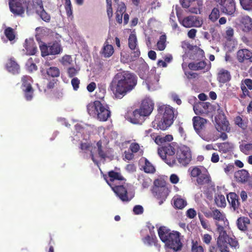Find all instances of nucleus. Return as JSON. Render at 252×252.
<instances>
[{"label": "nucleus", "mask_w": 252, "mask_h": 252, "mask_svg": "<svg viewBox=\"0 0 252 252\" xmlns=\"http://www.w3.org/2000/svg\"><path fill=\"white\" fill-rule=\"evenodd\" d=\"M243 8L246 10H252V0H240Z\"/></svg>", "instance_id": "nucleus-51"}, {"label": "nucleus", "mask_w": 252, "mask_h": 252, "mask_svg": "<svg viewBox=\"0 0 252 252\" xmlns=\"http://www.w3.org/2000/svg\"><path fill=\"white\" fill-rule=\"evenodd\" d=\"M114 1L118 5L115 13L116 21L118 24H121L123 22V15L125 13L126 7L124 2H119V0H114Z\"/></svg>", "instance_id": "nucleus-19"}, {"label": "nucleus", "mask_w": 252, "mask_h": 252, "mask_svg": "<svg viewBox=\"0 0 252 252\" xmlns=\"http://www.w3.org/2000/svg\"><path fill=\"white\" fill-rule=\"evenodd\" d=\"M207 169L204 167H194L191 171V176L193 177L199 176L201 174L206 173Z\"/></svg>", "instance_id": "nucleus-43"}, {"label": "nucleus", "mask_w": 252, "mask_h": 252, "mask_svg": "<svg viewBox=\"0 0 252 252\" xmlns=\"http://www.w3.org/2000/svg\"><path fill=\"white\" fill-rule=\"evenodd\" d=\"M128 184H120L111 187L112 190L123 202H129L134 196V194L128 192L126 187Z\"/></svg>", "instance_id": "nucleus-9"}, {"label": "nucleus", "mask_w": 252, "mask_h": 252, "mask_svg": "<svg viewBox=\"0 0 252 252\" xmlns=\"http://www.w3.org/2000/svg\"><path fill=\"white\" fill-rule=\"evenodd\" d=\"M6 70L13 74H19L20 71L19 65L14 58L8 59L5 65Z\"/></svg>", "instance_id": "nucleus-23"}, {"label": "nucleus", "mask_w": 252, "mask_h": 252, "mask_svg": "<svg viewBox=\"0 0 252 252\" xmlns=\"http://www.w3.org/2000/svg\"><path fill=\"white\" fill-rule=\"evenodd\" d=\"M191 250L192 252H204V249L202 246L198 245L196 242H193Z\"/></svg>", "instance_id": "nucleus-63"}, {"label": "nucleus", "mask_w": 252, "mask_h": 252, "mask_svg": "<svg viewBox=\"0 0 252 252\" xmlns=\"http://www.w3.org/2000/svg\"><path fill=\"white\" fill-rule=\"evenodd\" d=\"M215 203L218 207H224L226 205L225 196L222 194H217L215 196Z\"/></svg>", "instance_id": "nucleus-42"}, {"label": "nucleus", "mask_w": 252, "mask_h": 252, "mask_svg": "<svg viewBox=\"0 0 252 252\" xmlns=\"http://www.w3.org/2000/svg\"><path fill=\"white\" fill-rule=\"evenodd\" d=\"M166 46V36L165 33H161L158 39V50H163Z\"/></svg>", "instance_id": "nucleus-45"}, {"label": "nucleus", "mask_w": 252, "mask_h": 252, "mask_svg": "<svg viewBox=\"0 0 252 252\" xmlns=\"http://www.w3.org/2000/svg\"><path fill=\"white\" fill-rule=\"evenodd\" d=\"M217 230L219 233L217 240L218 248L214 245L211 246L209 249V252H230L228 246L235 249L238 247L237 241L229 238L222 226L218 225Z\"/></svg>", "instance_id": "nucleus-3"}, {"label": "nucleus", "mask_w": 252, "mask_h": 252, "mask_svg": "<svg viewBox=\"0 0 252 252\" xmlns=\"http://www.w3.org/2000/svg\"><path fill=\"white\" fill-rule=\"evenodd\" d=\"M21 88H32V78L31 76L28 75H24L21 78Z\"/></svg>", "instance_id": "nucleus-39"}, {"label": "nucleus", "mask_w": 252, "mask_h": 252, "mask_svg": "<svg viewBox=\"0 0 252 252\" xmlns=\"http://www.w3.org/2000/svg\"><path fill=\"white\" fill-rule=\"evenodd\" d=\"M179 21L180 23L186 28L200 27L203 24L202 20L195 16H189L184 18L182 20L179 19Z\"/></svg>", "instance_id": "nucleus-14"}, {"label": "nucleus", "mask_w": 252, "mask_h": 252, "mask_svg": "<svg viewBox=\"0 0 252 252\" xmlns=\"http://www.w3.org/2000/svg\"><path fill=\"white\" fill-rule=\"evenodd\" d=\"M210 181L211 178L207 170L206 171V173L201 174L197 179V183L201 185L208 184Z\"/></svg>", "instance_id": "nucleus-36"}, {"label": "nucleus", "mask_w": 252, "mask_h": 252, "mask_svg": "<svg viewBox=\"0 0 252 252\" xmlns=\"http://www.w3.org/2000/svg\"><path fill=\"white\" fill-rule=\"evenodd\" d=\"M196 211L193 208H190L186 212L187 217L190 219H194L196 217Z\"/></svg>", "instance_id": "nucleus-64"}, {"label": "nucleus", "mask_w": 252, "mask_h": 252, "mask_svg": "<svg viewBox=\"0 0 252 252\" xmlns=\"http://www.w3.org/2000/svg\"><path fill=\"white\" fill-rule=\"evenodd\" d=\"M250 223V220L248 217H240L237 219V225L238 228L242 231H246L248 225Z\"/></svg>", "instance_id": "nucleus-27"}, {"label": "nucleus", "mask_w": 252, "mask_h": 252, "mask_svg": "<svg viewBox=\"0 0 252 252\" xmlns=\"http://www.w3.org/2000/svg\"><path fill=\"white\" fill-rule=\"evenodd\" d=\"M129 48L132 51L130 55L125 60L126 63L135 61L140 55V51L138 46L136 35L134 33H131L128 38Z\"/></svg>", "instance_id": "nucleus-8"}, {"label": "nucleus", "mask_w": 252, "mask_h": 252, "mask_svg": "<svg viewBox=\"0 0 252 252\" xmlns=\"http://www.w3.org/2000/svg\"><path fill=\"white\" fill-rule=\"evenodd\" d=\"M176 157L180 165L184 166H187L192 158L191 152L189 148L184 145L179 146Z\"/></svg>", "instance_id": "nucleus-7"}, {"label": "nucleus", "mask_w": 252, "mask_h": 252, "mask_svg": "<svg viewBox=\"0 0 252 252\" xmlns=\"http://www.w3.org/2000/svg\"><path fill=\"white\" fill-rule=\"evenodd\" d=\"M240 27L245 32L252 31V19L248 16H244L240 19Z\"/></svg>", "instance_id": "nucleus-22"}, {"label": "nucleus", "mask_w": 252, "mask_h": 252, "mask_svg": "<svg viewBox=\"0 0 252 252\" xmlns=\"http://www.w3.org/2000/svg\"><path fill=\"white\" fill-rule=\"evenodd\" d=\"M212 218L215 220H223L224 216L219 210L214 209L212 210Z\"/></svg>", "instance_id": "nucleus-54"}, {"label": "nucleus", "mask_w": 252, "mask_h": 252, "mask_svg": "<svg viewBox=\"0 0 252 252\" xmlns=\"http://www.w3.org/2000/svg\"><path fill=\"white\" fill-rule=\"evenodd\" d=\"M199 219L202 227L209 230L210 229V226L208 221L204 219L203 217L201 216H199Z\"/></svg>", "instance_id": "nucleus-59"}, {"label": "nucleus", "mask_w": 252, "mask_h": 252, "mask_svg": "<svg viewBox=\"0 0 252 252\" xmlns=\"http://www.w3.org/2000/svg\"><path fill=\"white\" fill-rule=\"evenodd\" d=\"M174 206L175 208L182 209L187 205V202L185 199L182 198L180 195H176L173 198Z\"/></svg>", "instance_id": "nucleus-33"}, {"label": "nucleus", "mask_w": 252, "mask_h": 252, "mask_svg": "<svg viewBox=\"0 0 252 252\" xmlns=\"http://www.w3.org/2000/svg\"><path fill=\"white\" fill-rule=\"evenodd\" d=\"M241 152L246 155H248L252 152V143H242L239 145Z\"/></svg>", "instance_id": "nucleus-40"}, {"label": "nucleus", "mask_w": 252, "mask_h": 252, "mask_svg": "<svg viewBox=\"0 0 252 252\" xmlns=\"http://www.w3.org/2000/svg\"><path fill=\"white\" fill-rule=\"evenodd\" d=\"M32 1L35 9V13L36 14L44 8L42 0H32Z\"/></svg>", "instance_id": "nucleus-52"}, {"label": "nucleus", "mask_w": 252, "mask_h": 252, "mask_svg": "<svg viewBox=\"0 0 252 252\" xmlns=\"http://www.w3.org/2000/svg\"><path fill=\"white\" fill-rule=\"evenodd\" d=\"M26 66L29 71L32 72L33 70H36L37 67L36 64L33 63V60L30 58L27 61Z\"/></svg>", "instance_id": "nucleus-55"}, {"label": "nucleus", "mask_w": 252, "mask_h": 252, "mask_svg": "<svg viewBox=\"0 0 252 252\" xmlns=\"http://www.w3.org/2000/svg\"><path fill=\"white\" fill-rule=\"evenodd\" d=\"M235 124L243 129L247 127V124L241 117L237 116L235 119Z\"/></svg>", "instance_id": "nucleus-53"}, {"label": "nucleus", "mask_w": 252, "mask_h": 252, "mask_svg": "<svg viewBox=\"0 0 252 252\" xmlns=\"http://www.w3.org/2000/svg\"><path fill=\"white\" fill-rule=\"evenodd\" d=\"M137 83V77L134 74L122 71L115 75L109 88L116 98L121 99L134 89Z\"/></svg>", "instance_id": "nucleus-1"}, {"label": "nucleus", "mask_w": 252, "mask_h": 252, "mask_svg": "<svg viewBox=\"0 0 252 252\" xmlns=\"http://www.w3.org/2000/svg\"><path fill=\"white\" fill-rule=\"evenodd\" d=\"M158 113L162 115L158 122V129L165 131L167 130L173 124L177 118L178 112L168 105L158 104Z\"/></svg>", "instance_id": "nucleus-4"}, {"label": "nucleus", "mask_w": 252, "mask_h": 252, "mask_svg": "<svg viewBox=\"0 0 252 252\" xmlns=\"http://www.w3.org/2000/svg\"><path fill=\"white\" fill-rule=\"evenodd\" d=\"M173 140V137L171 134H167L164 136L161 137L158 136V143L165 145L166 143L172 141Z\"/></svg>", "instance_id": "nucleus-50"}, {"label": "nucleus", "mask_w": 252, "mask_h": 252, "mask_svg": "<svg viewBox=\"0 0 252 252\" xmlns=\"http://www.w3.org/2000/svg\"><path fill=\"white\" fill-rule=\"evenodd\" d=\"M43 21L45 22L49 23L51 20V16L44 9L42 8L40 12L37 13Z\"/></svg>", "instance_id": "nucleus-48"}, {"label": "nucleus", "mask_w": 252, "mask_h": 252, "mask_svg": "<svg viewBox=\"0 0 252 252\" xmlns=\"http://www.w3.org/2000/svg\"><path fill=\"white\" fill-rule=\"evenodd\" d=\"M216 145L219 149V151L222 153H227L232 151L234 148V144L229 142L217 143Z\"/></svg>", "instance_id": "nucleus-28"}, {"label": "nucleus", "mask_w": 252, "mask_h": 252, "mask_svg": "<svg viewBox=\"0 0 252 252\" xmlns=\"http://www.w3.org/2000/svg\"><path fill=\"white\" fill-rule=\"evenodd\" d=\"M231 78L230 73L226 70L221 69L220 70L218 74V80L220 82L225 83Z\"/></svg>", "instance_id": "nucleus-35"}, {"label": "nucleus", "mask_w": 252, "mask_h": 252, "mask_svg": "<svg viewBox=\"0 0 252 252\" xmlns=\"http://www.w3.org/2000/svg\"><path fill=\"white\" fill-rule=\"evenodd\" d=\"M143 168L144 171L148 173H153L156 171L154 166L147 159H145V165Z\"/></svg>", "instance_id": "nucleus-49"}, {"label": "nucleus", "mask_w": 252, "mask_h": 252, "mask_svg": "<svg viewBox=\"0 0 252 252\" xmlns=\"http://www.w3.org/2000/svg\"><path fill=\"white\" fill-rule=\"evenodd\" d=\"M71 84L73 87V90L77 91L79 88L80 81L78 78L73 77L71 81Z\"/></svg>", "instance_id": "nucleus-62"}, {"label": "nucleus", "mask_w": 252, "mask_h": 252, "mask_svg": "<svg viewBox=\"0 0 252 252\" xmlns=\"http://www.w3.org/2000/svg\"><path fill=\"white\" fill-rule=\"evenodd\" d=\"M169 189L165 181L158 183V204H161L165 200L169 194Z\"/></svg>", "instance_id": "nucleus-20"}, {"label": "nucleus", "mask_w": 252, "mask_h": 252, "mask_svg": "<svg viewBox=\"0 0 252 252\" xmlns=\"http://www.w3.org/2000/svg\"><path fill=\"white\" fill-rule=\"evenodd\" d=\"M179 146L174 142L163 145L158 148V155L161 159L170 166L177 164L175 158L172 157L177 151Z\"/></svg>", "instance_id": "nucleus-6"}, {"label": "nucleus", "mask_w": 252, "mask_h": 252, "mask_svg": "<svg viewBox=\"0 0 252 252\" xmlns=\"http://www.w3.org/2000/svg\"><path fill=\"white\" fill-rule=\"evenodd\" d=\"M24 96L27 101H31L33 96L34 90L32 88H24L22 90Z\"/></svg>", "instance_id": "nucleus-46"}, {"label": "nucleus", "mask_w": 252, "mask_h": 252, "mask_svg": "<svg viewBox=\"0 0 252 252\" xmlns=\"http://www.w3.org/2000/svg\"><path fill=\"white\" fill-rule=\"evenodd\" d=\"M79 71V69H77L74 68V67H69L67 69V74L70 78H73L75 75H76Z\"/></svg>", "instance_id": "nucleus-58"}, {"label": "nucleus", "mask_w": 252, "mask_h": 252, "mask_svg": "<svg viewBox=\"0 0 252 252\" xmlns=\"http://www.w3.org/2000/svg\"><path fill=\"white\" fill-rule=\"evenodd\" d=\"M144 212V208L140 205H136L133 208V213L134 215H141Z\"/></svg>", "instance_id": "nucleus-60"}, {"label": "nucleus", "mask_w": 252, "mask_h": 252, "mask_svg": "<svg viewBox=\"0 0 252 252\" xmlns=\"http://www.w3.org/2000/svg\"><path fill=\"white\" fill-rule=\"evenodd\" d=\"M26 12L27 14L29 15L32 14L34 12H35V9L32 1H28L27 2Z\"/></svg>", "instance_id": "nucleus-56"}, {"label": "nucleus", "mask_w": 252, "mask_h": 252, "mask_svg": "<svg viewBox=\"0 0 252 252\" xmlns=\"http://www.w3.org/2000/svg\"><path fill=\"white\" fill-rule=\"evenodd\" d=\"M220 16L219 9L218 8H214L209 15V18L212 22H215L218 19Z\"/></svg>", "instance_id": "nucleus-47"}, {"label": "nucleus", "mask_w": 252, "mask_h": 252, "mask_svg": "<svg viewBox=\"0 0 252 252\" xmlns=\"http://www.w3.org/2000/svg\"><path fill=\"white\" fill-rule=\"evenodd\" d=\"M227 199L228 202L234 210H236L239 208V202L238 201V196L235 193H229L227 195Z\"/></svg>", "instance_id": "nucleus-30"}, {"label": "nucleus", "mask_w": 252, "mask_h": 252, "mask_svg": "<svg viewBox=\"0 0 252 252\" xmlns=\"http://www.w3.org/2000/svg\"><path fill=\"white\" fill-rule=\"evenodd\" d=\"M220 5L223 13L228 15H232L235 11V3L234 0H217Z\"/></svg>", "instance_id": "nucleus-15"}, {"label": "nucleus", "mask_w": 252, "mask_h": 252, "mask_svg": "<svg viewBox=\"0 0 252 252\" xmlns=\"http://www.w3.org/2000/svg\"><path fill=\"white\" fill-rule=\"evenodd\" d=\"M114 52L113 46L108 44V42L106 41L101 51L102 55L105 58H109L113 54Z\"/></svg>", "instance_id": "nucleus-32"}, {"label": "nucleus", "mask_w": 252, "mask_h": 252, "mask_svg": "<svg viewBox=\"0 0 252 252\" xmlns=\"http://www.w3.org/2000/svg\"><path fill=\"white\" fill-rule=\"evenodd\" d=\"M158 236L166 250L173 252H188L184 245V236L177 231H171L165 226L158 228Z\"/></svg>", "instance_id": "nucleus-2"}, {"label": "nucleus", "mask_w": 252, "mask_h": 252, "mask_svg": "<svg viewBox=\"0 0 252 252\" xmlns=\"http://www.w3.org/2000/svg\"><path fill=\"white\" fill-rule=\"evenodd\" d=\"M147 227L150 231V235H148L146 237L142 239L143 242L145 244H148L149 245H156L157 237L153 231L154 229V225L150 222L147 223Z\"/></svg>", "instance_id": "nucleus-21"}, {"label": "nucleus", "mask_w": 252, "mask_h": 252, "mask_svg": "<svg viewBox=\"0 0 252 252\" xmlns=\"http://www.w3.org/2000/svg\"><path fill=\"white\" fill-rule=\"evenodd\" d=\"M216 123V128L218 131H225L229 132L230 127L229 126V122L226 120L224 114H219L215 117Z\"/></svg>", "instance_id": "nucleus-13"}, {"label": "nucleus", "mask_w": 252, "mask_h": 252, "mask_svg": "<svg viewBox=\"0 0 252 252\" xmlns=\"http://www.w3.org/2000/svg\"><path fill=\"white\" fill-rule=\"evenodd\" d=\"M225 37L229 40H231L234 35V30L230 27H227L226 29Z\"/></svg>", "instance_id": "nucleus-57"}, {"label": "nucleus", "mask_w": 252, "mask_h": 252, "mask_svg": "<svg viewBox=\"0 0 252 252\" xmlns=\"http://www.w3.org/2000/svg\"><path fill=\"white\" fill-rule=\"evenodd\" d=\"M145 116L136 109L134 111H128L125 114V118L134 124H142L145 121Z\"/></svg>", "instance_id": "nucleus-12"}, {"label": "nucleus", "mask_w": 252, "mask_h": 252, "mask_svg": "<svg viewBox=\"0 0 252 252\" xmlns=\"http://www.w3.org/2000/svg\"><path fill=\"white\" fill-rule=\"evenodd\" d=\"M103 176L106 183L111 188L120 184H125L126 181L121 173L114 170L109 171L107 175L104 174Z\"/></svg>", "instance_id": "nucleus-11"}, {"label": "nucleus", "mask_w": 252, "mask_h": 252, "mask_svg": "<svg viewBox=\"0 0 252 252\" xmlns=\"http://www.w3.org/2000/svg\"><path fill=\"white\" fill-rule=\"evenodd\" d=\"M97 151L99 157L103 159L110 158L112 156L111 150L107 146H103L101 140H99L96 143Z\"/></svg>", "instance_id": "nucleus-18"}, {"label": "nucleus", "mask_w": 252, "mask_h": 252, "mask_svg": "<svg viewBox=\"0 0 252 252\" xmlns=\"http://www.w3.org/2000/svg\"><path fill=\"white\" fill-rule=\"evenodd\" d=\"M9 5L11 12L15 16H23L25 9L21 0H9Z\"/></svg>", "instance_id": "nucleus-16"}, {"label": "nucleus", "mask_w": 252, "mask_h": 252, "mask_svg": "<svg viewBox=\"0 0 252 252\" xmlns=\"http://www.w3.org/2000/svg\"><path fill=\"white\" fill-rule=\"evenodd\" d=\"M148 71L149 66L145 62L140 64L138 68V74L141 78L145 79L147 78Z\"/></svg>", "instance_id": "nucleus-37"}, {"label": "nucleus", "mask_w": 252, "mask_h": 252, "mask_svg": "<svg viewBox=\"0 0 252 252\" xmlns=\"http://www.w3.org/2000/svg\"><path fill=\"white\" fill-rule=\"evenodd\" d=\"M87 111L90 115L96 117L100 121H106L111 116L107 105H103L100 101L96 100L87 105Z\"/></svg>", "instance_id": "nucleus-5"}, {"label": "nucleus", "mask_w": 252, "mask_h": 252, "mask_svg": "<svg viewBox=\"0 0 252 252\" xmlns=\"http://www.w3.org/2000/svg\"><path fill=\"white\" fill-rule=\"evenodd\" d=\"M234 176L238 182L245 183L249 178V174L247 170L242 169L236 172Z\"/></svg>", "instance_id": "nucleus-29"}, {"label": "nucleus", "mask_w": 252, "mask_h": 252, "mask_svg": "<svg viewBox=\"0 0 252 252\" xmlns=\"http://www.w3.org/2000/svg\"><path fill=\"white\" fill-rule=\"evenodd\" d=\"M24 47L26 50L27 54L29 55H33L37 51L36 44L33 39H26L24 44Z\"/></svg>", "instance_id": "nucleus-26"}, {"label": "nucleus", "mask_w": 252, "mask_h": 252, "mask_svg": "<svg viewBox=\"0 0 252 252\" xmlns=\"http://www.w3.org/2000/svg\"><path fill=\"white\" fill-rule=\"evenodd\" d=\"M46 74L49 77H58L60 76V71L57 67H50L46 69Z\"/></svg>", "instance_id": "nucleus-41"}, {"label": "nucleus", "mask_w": 252, "mask_h": 252, "mask_svg": "<svg viewBox=\"0 0 252 252\" xmlns=\"http://www.w3.org/2000/svg\"><path fill=\"white\" fill-rule=\"evenodd\" d=\"M237 56L239 62L242 63L245 61H249L252 63V52L247 49L239 50L237 52Z\"/></svg>", "instance_id": "nucleus-25"}, {"label": "nucleus", "mask_w": 252, "mask_h": 252, "mask_svg": "<svg viewBox=\"0 0 252 252\" xmlns=\"http://www.w3.org/2000/svg\"><path fill=\"white\" fill-rule=\"evenodd\" d=\"M189 69L192 70H202L204 69L207 70L209 69V67L205 68L206 67V63L205 62L202 61L198 62L196 63H190L188 65Z\"/></svg>", "instance_id": "nucleus-38"}, {"label": "nucleus", "mask_w": 252, "mask_h": 252, "mask_svg": "<svg viewBox=\"0 0 252 252\" xmlns=\"http://www.w3.org/2000/svg\"><path fill=\"white\" fill-rule=\"evenodd\" d=\"M154 104L153 101L149 98L143 99L141 102L140 107L138 109L145 117L151 114L154 109Z\"/></svg>", "instance_id": "nucleus-17"}, {"label": "nucleus", "mask_w": 252, "mask_h": 252, "mask_svg": "<svg viewBox=\"0 0 252 252\" xmlns=\"http://www.w3.org/2000/svg\"><path fill=\"white\" fill-rule=\"evenodd\" d=\"M62 63L63 65H68L72 62V57L70 55H66L62 57Z\"/></svg>", "instance_id": "nucleus-61"}, {"label": "nucleus", "mask_w": 252, "mask_h": 252, "mask_svg": "<svg viewBox=\"0 0 252 252\" xmlns=\"http://www.w3.org/2000/svg\"><path fill=\"white\" fill-rule=\"evenodd\" d=\"M202 107L203 111L201 112L204 114H208L211 112L213 108L212 105L209 102H199L196 103L193 106V110L195 113L199 115L200 111H199L198 108Z\"/></svg>", "instance_id": "nucleus-24"}, {"label": "nucleus", "mask_w": 252, "mask_h": 252, "mask_svg": "<svg viewBox=\"0 0 252 252\" xmlns=\"http://www.w3.org/2000/svg\"><path fill=\"white\" fill-rule=\"evenodd\" d=\"M4 33L7 38L12 41L15 38V32L14 30L11 27L6 28L4 31Z\"/></svg>", "instance_id": "nucleus-44"}, {"label": "nucleus", "mask_w": 252, "mask_h": 252, "mask_svg": "<svg viewBox=\"0 0 252 252\" xmlns=\"http://www.w3.org/2000/svg\"><path fill=\"white\" fill-rule=\"evenodd\" d=\"M40 49L42 57L58 55L63 51L61 45L56 41L48 44L44 43L40 45Z\"/></svg>", "instance_id": "nucleus-10"}, {"label": "nucleus", "mask_w": 252, "mask_h": 252, "mask_svg": "<svg viewBox=\"0 0 252 252\" xmlns=\"http://www.w3.org/2000/svg\"><path fill=\"white\" fill-rule=\"evenodd\" d=\"M192 121L194 128L197 133L199 132L200 130L206 123V119L198 116L194 117Z\"/></svg>", "instance_id": "nucleus-31"}, {"label": "nucleus", "mask_w": 252, "mask_h": 252, "mask_svg": "<svg viewBox=\"0 0 252 252\" xmlns=\"http://www.w3.org/2000/svg\"><path fill=\"white\" fill-rule=\"evenodd\" d=\"M241 88L244 95H248L249 92L248 89L252 90V80L250 79L243 80L241 82Z\"/></svg>", "instance_id": "nucleus-34"}]
</instances>
